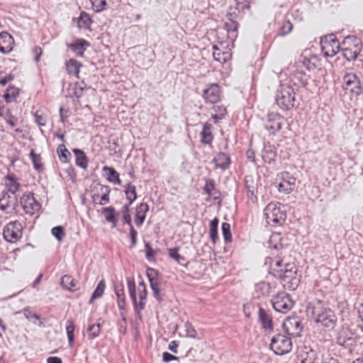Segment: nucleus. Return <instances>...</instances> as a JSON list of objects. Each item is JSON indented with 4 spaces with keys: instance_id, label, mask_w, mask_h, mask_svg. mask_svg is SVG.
<instances>
[{
    "instance_id": "nucleus-20",
    "label": "nucleus",
    "mask_w": 363,
    "mask_h": 363,
    "mask_svg": "<svg viewBox=\"0 0 363 363\" xmlns=\"http://www.w3.org/2000/svg\"><path fill=\"white\" fill-rule=\"evenodd\" d=\"M67 46L77 57H82L86 50L90 46V43L85 39L78 38Z\"/></svg>"
},
{
    "instance_id": "nucleus-3",
    "label": "nucleus",
    "mask_w": 363,
    "mask_h": 363,
    "mask_svg": "<svg viewBox=\"0 0 363 363\" xmlns=\"http://www.w3.org/2000/svg\"><path fill=\"white\" fill-rule=\"evenodd\" d=\"M128 288L134 309L138 314H140L146 305L147 291L145 284L143 282H140L138 284V292L139 301H138L136 298L135 284L133 279L128 280Z\"/></svg>"
},
{
    "instance_id": "nucleus-55",
    "label": "nucleus",
    "mask_w": 363,
    "mask_h": 363,
    "mask_svg": "<svg viewBox=\"0 0 363 363\" xmlns=\"http://www.w3.org/2000/svg\"><path fill=\"white\" fill-rule=\"evenodd\" d=\"M168 254L170 258L175 260L178 264H181L184 260V257L179 253V247L168 249Z\"/></svg>"
},
{
    "instance_id": "nucleus-14",
    "label": "nucleus",
    "mask_w": 363,
    "mask_h": 363,
    "mask_svg": "<svg viewBox=\"0 0 363 363\" xmlns=\"http://www.w3.org/2000/svg\"><path fill=\"white\" fill-rule=\"evenodd\" d=\"M17 199L15 196H11L9 192H2L0 198V211L6 216H11L16 213V206Z\"/></svg>"
},
{
    "instance_id": "nucleus-32",
    "label": "nucleus",
    "mask_w": 363,
    "mask_h": 363,
    "mask_svg": "<svg viewBox=\"0 0 363 363\" xmlns=\"http://www.w3.org/2000/svg\"><path fill=\"white\" fill-rule=\"evenodd\" d=\"M275 287V284L262 281L256 284L255 289L259 296H267L274 291Z\"/></svg>"
},
{
    "instance_id": "nucleus-42",
    "label": "nucleus",
    "mask_w": 363,
    "mask_h": 363,
    "mask_svg": "<svg viewBox=\"0 0 363 363\" xmlns=\"http://www.w3.org/2000/svg\"><path fill=\"white\" fill-rule=\"evenodd\" d=\"M111 0H90L91 9L96 13H99L108 9Z\"/></svg>"
},
{
    "instance_id": "nucleus-29",
    "label": "nucleus",
    "mask_w": 363,
    "mask_h": 363,
    "mask_svg": "<svg viewBox=\"0 0 363 363\" xmlns=\"http://www.w3.org/2000/svg\"><path fill=\"white\" fill-rule=\"evenodd\" d=\"M213 56L215 60L223 63L229 61L232 57L230 50H222L218 45L213 46Z\"/></svg>"
},
{
    "instance_id": "nucleus-6",
    "label": "nucleus",
    "mask_w": 363,
    "mask_h": 363,
    "mask_svg": "<svg viewBox=\"0 0 363 363\" xmlns=\"http://www.w3.org/2000/svg\"><path fill=\"white\" fill-rule=\"evenodd\" d=\"M361 50V40L354 35L346 37L342 43V55L348 61L355 60Z\"/></svg>"
},
{
    "instance_id": "nucleus-5",
    "label": "nucleus",
    "mask_w": 363,
    "mask_h": 363,
    "mask_svg": "<svg viewBox=\"0 0 363 363\" xmlns=\"http://www.w3.org/2000/svg\"><path fill=\"white\" fill-rule=\"evenodd\" d=\"M264 211L267 222L270 225H281L286 220V213L281 210L280 203H269L265 207Z\"/></svg>"
},
{
    "instance_id": "nucleus-40",
    "label": "nucleus",
    "mask_w": 363,
    "mask_h": 363,
    "mask_svg": "<svg viewBox=\"0 0 363 363\" xmlns=\"http://www.w3.org/2000/svg\"><path fill=\"white\" fill-rule=\"evenodd\" d=\"M291 81L295 86H305L308 84V76L302 72L296 71L293 74Z\"/></svg>"
},
{
    "instance_id": "nucleus-41",
    "label": "nucleus",
    "mask_w": 363,
    "mask_h": 363,
    "mask_svg": "<svg viewBox=\"0 0 363 363\" xmlns=\"http://www.w3.org/2000/svg\"><path fill=\"white\" fill-rule=\"evenodd\" d=\"M124 187V193L125 194L126 199L130 202V204H132V203L137 199L136 187L130 182L126 184Z\"/></svg>"
},
{
    "instance_id": "nucleus-49",
    "label": "nucleus",
    "mask_w": 363,
    "mask_h": 363,
    "mask_svg": "<svg viewBox=\"0 0 363 363\" xmlns=\"http://www.w3.org/2000/svg\"><path fill=\"white\" fill-rule=\"evenodd\" d=\"M35 121L40 126H45L47 124V114L43 110H37L35 113Z\"/></svg>"
},
{
    "instance_id": "nucleus-56",
    "label": "nucleus",
    "mask_w": 363,
    "mask_h": 363,
    "mask_svg": "<svg viewBox=\"0 0 363 363\" xmlns=\"http://www.w3.org/2000/svg\"><path fill=\"white\" fill-rule=\"evenodd\" d=\"M30 157L32 160V162L33 164V167L35 169L40 171L42 168V163H41V157L39 155H37L34 150H31L30 153Z\"/></svg>"
},
{
    "instance_id": "nucleus-19",
    "label": "nucleus",
    "mask_w": 363,
    "mask_h": 363,
    "mask_svg": "<svg viewBox=\"0 0 363 363\" xmlns=\"http://www.w3.org/2000/svg\"><path fill=\"white\" fill-rule=\"evenodd\" d=\"M15 40L13 37L7 31L0 33V52L8 54L14 48Z\"/></svg>"
},
{
    "instance_id": "nucleus-25",
    "label": "nucleus",
    "mask_w": 363,
    "mask_h": 363,
    "mask_svg": "<svg viewBox=\"0 0 363 363\" xmlns=\"http://www.w3.org/2000/svg\"><path fill=\"white\" fill-rule=\"evenodd\" d=\"M205 185L203 186L204 193L208 195L209 198L216 200L220 198V191L216 187V182L213 179H207L205 180Z\"/></svg>"
},
{
    "instance_id": "nucleus-52",
    "label": "nucleus",
    "mask_w": 363,
    "mask_h": 363,
    "mask_svg": "<svg viewBox=\"0 0 363 363\" xmlns=\"http://www.w3.org/2000/svg\"><path fill=\"white\" fill-rule=\"evenodd\" d=\"M222 233L225 242H231L233 240L230 230V225L228 223H222Z\"/></svg>"
},
{
    "instance_id": "nucleus-58",
    "label": "nucleus",
    "mask_w": 363,
    "mask_h": 363,
    "mask_svg": "<svg viewBox=\"0 0 363 363\" xmlns=\"http://www.w3.org/2000/svg\"><path fill=\"white\" fill-rule=\"evenodd\" d=\"M6 122L11 128L16 127L18 123V118L11 113L9 109L6 113Z\"/></svg>"
},
{
    "instance_id": "nucleus-30",
    "label": "nucleus",
    "mask_w": 363,
    "mask_h": 363,
    "mask_svg": "<svg viewBox=\"0 0 363 363\" xmlns=\"http://www.w3.org/2000/svg\"><path fill=\"white\" fill-rule=\"evenodd\" d=\"M79 29L90 30L93 20L91 16L86 11H82L79 16L75 19Z\"/></svg>"
},
{
    "instance_id": "nucleus-43",
    "label": "nucleus",
    "mask_w": 363,
    "mask_h": 363,
    "mask_svg": "<svg viewBox=\"0 0 363 363\" xmlns=\"http://www.w3.org/2000/svg\"><path fill=\"white\" fill-rule=\"evenodd\" d=\"M116 295L117 296V304L119 310H124L126 307L125 296L123 286L121 289L115 288Z\"/></svg>"
},
{
    "instance_id": "nucleus-33",
    "label": "nucleus",
    "mask_w": 363,
    "mask_h": 363,
    "mask_svg": "<svg viewBox=\"0 0 363 363\" xmlns=\"http://www.w3.org/2000/svg\"><path fill=\"white\" fill-rule=\"evenodd\" d=\"M212 125L206 123L203 125V130L201 133V142L205 145H211L213 140V135L211 131Z\"/></svg>"
},
{
    "instance_id": "nucleus-46",
    "label": "nucleus",
    "mask_w": 363,
    "mask_h": 363,
    "mask_svg": "<svg viewBox=\"0 0 363 363\" xmlns=\"http://www.w3.org/2000/svg\"><path fill=\"white\" fill-rule=\"evenodd\" d=\"M105 289L106 282L104 279H102L99 282L96 288L93 292L90 299V303H92L94 299L101 297L104 293Z\"/></svg>"
},
{
    "instance_id": "nucleus-47",
    "label": "nucleus",
    "mask_w": 363,
    "mask_h": 363,
    "mask_svg": "<svg viewBox=\"0 0 363 363\" xmlns=\"http://www.w3.org/2000/svg\"><path fill=\"white\" fill-rule=\"evenodd\" d=\"M75 330V325L72 320H67L66 323V332L68 337L69 345L72 347L74 342V332Z\"/></svg>"
},
{
    "instance_id": "nucleus-9",
    "label": "nucleus",
    "mask_w": 363,
    "mask_h": 363,
    "mask_svg": "<svg viewBox=\"0 0 363 363\" xmlns=\"http://www.w3.org/2000/svg\"><path fill=\"white\" fill-rule=\"evenodd\" d=\"M23 225L18 220L10 221L3 229V236L9 242L15 243L22 237Z\"/></svg>"
},
{
    "instance_id": "nucleus-37",
    "label": "nucleus",
    "mask_w": 363,
    "mask_h": 363,
    "mask_svg": "<svg viewBox=\"0 0 363 363\" xmlns=\"http://www.w3.org/2000/svg\"><path fill=\"white\" fill-rule=\"evenodd\" d=\"M343 81L345 84V89L350 91L351 88H355L360 84L358 77L353 73L346 74L343 77Z\"/></svg>"
},
{
    "instance_id": "nucleus-17",
    "label": "nucleus",
    "mask_w": 363,
    "mask_h": 363,
    "mask_svg": "<svg viewBox=\"0 0 363 363\" xmlns=\"http://www.w3.org/2000/svg\"><path fill=\"white\" fill-rule=\"evenodd\" d=\"M21 204L25 213L30 215L35 214L40 208L33 193L24 194L21 198Z\"/></svg>"
},
{
    "instance_id": "nucleus-44",
    "label": "nucleus",
    "mask_w": 363,
    "mask_h": 363,
    "mask_svg": "<svg viewBox=\"0 0 363 363\" xmlns=\"http://www.w3.org/2000/svg\"><path fill=\"white\" fill-rule=\"evenodd\" d=\"M18 94L19 90L18 88L9 86L4 94V99L6 103H11L16 99Z\"/></svg>"
},
{
    "instance_id": "nucleus-11",
    "label": "nucleus",
    "mask_w": 363,
    "mask_h": 363,
    "mask_svg": "<svg viewBox=\"0 0 363 363\" xmlns=\"http://www.w3.org/2000/svg\"><path fill=\"white\" fill-rule=\"evenodd\" d=\"M321 50L325 56L333 57L340 50V43L333 34H330L320 40Z\"/></svg>"
},
{
    "instance_id": "nucleus-51",
    "label": "nucleus",
    "mask_w": 363,
    "mask_h": 363,
    "mask_svg": "<svg viewBox=\"0 0 363 363\" xmlns=\"http://www.w3.org/2000/svg\"><path fill=\"white\" fill-rule=\"evenodd\" d=\"M185 337L195 339L197 337V331L189 321L184 323Z\"/></svg>"
},
{
    "instance_id": "nucleus-53",
    "label": "nucleus",
    "mask_w": 363,
    "mask_h": 363,
    "mask_svg": "<svg viewBox=\"0 0 363 363\" xmlns=\"http://www.w3.org/2000/svg\"><path fill=\"white\" fill-rule=\"evenodd\" d=\"M23 313L25 317L30 321L33 322L34 323H36V320H40V317L38 314H36L33 311L30 310L29 308H25L23 310ZM43 325L42 321H39L38 325L41 326Z\"/></svg>"
},
{
    "instance_id": "nucleus-7",
    "label": "nucleus",
    "mask_w": 363,
    "mask_h": 363,
    "mask_svg": "<svg viewBox=\"0 0 363 363\" xmlns=\"http://www.w3.org/2000/svg\"><path fill=\"white\" fill-rule=\"evenodd\" d=\"M269 346L275 354L284 355L291 351L293 343L290 337L283 334H277L272 338Z\"/></svg>"
},
{
    "instance_id": "nucleus-24",
    "label": "nucleus",
    "mask_w": 363,
    "mask_h": 363,
    "mask_svg": "<svg viewBox=\"0 0 363 363\" xmlns=\"http://www.w3.org/2000/svg\"><path fill=\"white\" fill-rule=\"evenodd\" d=\"M83 65L74 58H70L65 62L66 71L69 75L79 78L80 69Z\"/></svg>"
},
{
    "instance_id": "nucleus-1",
    "label": "nucleus",
    "mask_w": 363,
    "mask_h": 363,
    "mask_svg": "<svg viewBox=\"0 0 363 363\" xmlns=\"http://www.w3.org/2000/svg\"><path fill=\"white\" fill-rule=\"evenodd\" d=\"M264 267L268 273L279 279L283 286L289 290H296L301 283V276L298 274V268L293 262H285L279 255H270L265 258Z\"/></svg>"
},
{
    "instance_id": "nucleus-59",
    "label": "nucleus",
    "mask_w": 363,
    "mask_h": 363,
    "mask_svg": "<svg viewBox=\"0 0 363 363\" xmlns=\"http://www.w3.org/2000/svg\"><path fill=\"white\" fill-rule=\"evenodd\" d=\"M32 53L34 55V60L36 62H40L43 54V50L40 46L35 45L32 49Z\"/></svg>"
},
{
    "instance_id": "nucleus-4",
    "label": "nucleus",
    "mask_w": 363,
    "mask_h": 363,
    "mask_svg": "<svg viewBox=\"0 0 363 363\" xmlns=\"http://www.w3.org/2000/svg\"><path fill=\"white\" fill-rule=\"evenodd\" d=\"M312 318L325 327H333L335 323V316L332 310L323 307L321 303L313 305L309 309Z\"/></svg>"
},
{
    "instance_id": "nucleus-26",
    "label": "nucleus",
    "mask_w": 363,
    "mask_h": 363,
    "mask_svg": "<svg viewBox=\"0 0 363 363\" xmlns=\"http://www.w3.org/2000/svg\"><path fill=\"white\" fill-rule=\"evenodd\" d=\"M101 213L104 216L106 220L112 225V227H116L118 223V213L112 206L101 208Z\"/></svg>"
},
{
    "instance_id": "nucleus-27",
    "label": "nucleus",
    "mask_w": 363,
    "mask_h": 363,
    "mask_svg": "<svg viewBox=\"0 0 363 363\" xmlns=\"http://www.w3.org/2000/svg\"><path fill=\"white\" fill-rule=\"evenodd\" d=\"M155 274V271L152 269H147V275L150 283V287L153 292V296L157 301H161L160 296V283L157 279L152 277V274Z\"/></svg>"
},
{
    "instance_id": "nucleus-8",
    "label": "nucleus",
    "mask_w": 363,
    "mask_h": 363,
    "mask_svg": "<svg viewBox=\"0 0 363 363\" xmlns=\"http://www.w3.org/2000/svg\"><path fill=\"white\" fill-rule=\"evenodd\" d=\"M272 303L275 311L286 313L293 308L294 301L289 294L282 291L273 297Z\"/></svg>"
},
{
    "instance_id": "nucleus-38",
    "label": "nucleus",
    "mask_w": 363,
    "mask_h": 363,
    "mask_svg": "<svg viewBox=\"0 0 363 363\" xmlns=\"http://www.w3.org/2000/svg\"><path fill=\"white\" fill-rule=\"evenodd\" d=\"M213 162L217 167L226 169L230 164V158L227 154L219 152L214 157Z\"/></svg>"
},
{
    "instance_id": "nucleus-50",
    "label": "nucleus",
    "mask_w": 363,
    "mask_h": 363,
    "mask_svg": "<svg viewBox=\"0 0 363 363\" xmlns=\"http://www.w3.org/2000/svg\"><path fill=\"white\" fill-rule=\"evenodd\" d=\"M281 237L280 233H273L269 238V244L270 246L274 247V249H279L282 247V243L281 242Z\"/></svg>"
},
{
    "instance_id": "nucleus-28",
    "label": "nucleus",
    "mask_w": 363,
    "mask_h": 363,
    "mask_svg": "<svg viewBox=\"0 0 363 363\" xmlns=\"http://www.w3.org/2000/svg\"><path fill=\"white\" fill-rule=\"evenodd\" d=\"M4 184L7 191L12 194L16 193L21 186L18 178L13 174H8L4 177Z\"/></svg>"
},
{
    "instance_id": "nucleus-13",
    "label": "nucleus",
    "mask_w": 363,
    "mask_h": 363,
    "mask_svg": "<svg viewBox=\"0 0 363 363\" xmlns=\"http://www.w3.org/2000/svg\"><path fill=\"white\" fill-rule=\"evenodd\" d=\"M221 89L216 83L207 84L201 96L206 104H216L221 99Z\"/></svg>"
},
{
    "instance_id": "nucleus-57",
    "label": "nucleus",
    "mask_w": 363,
    "mask_h": 363,
    "mask_svg": "<svg viewBox=\"0 0 363 363\" xmlns=\"http://www.w3.org/2000/svg\"><path fill=\"white\" fill-rule=\"evenodd\" d=\"M52 234L57 239L61 241L65 237L64 228L62 226H56L52 229Z\"/></svg>"
},
{
    "instance_id": "nucleus-10",
    "label": "nucleus",
    "mask_w": 363,
    "mask_h": 363,
    "mask_svg": "<svg viewBox=\"0 0 363 363\" xmlns=\"http://www.w3.org/2000/svg\"><path fill=\"white\" fill-rule=\"evenodd\" d=\"M111 188L101 183H97L91 189V199L95 204L104 206L110 202Z\"/></svg>"
},
{
    "instance_id": "nucleus-23",
    "label": "nucleus",
    "mask_w": 363,
    "mask_h": 363,
    "mask_svg": "<svg viewBox=\"0 0 363 363\" xmlns=\"http://www.w3.org/2000/svg\"><path fill=\"white\" fill-rule=\"evenodd\" d=\"M102 172L108 182L114 184L121 185L122 181L120 179L119 174L113 167L104 166L102 168Z\"/></svg>"
},
{
    "instance_id": "nucleus-64",
    "label": "nucleus",
    "mask_w": 363,
    "mask_h": 363,
    "mask_svg": "<svg viewBox=\"0 0 363 363\" xmlns=\"http://www.w3.org/2000/svg\"><path fill=\"white\" fill-rule=\"evenodd\" d=\"M178 347H179L178 342L175 340H173V341L170 342V343L169 344L168 349L174 353H177Z\"/></svg>"
},
{
    "instance_id": "nucleus-60",
    "label": "nucleus",
    "mask_w": 363,
    "mask_h": 363,
    "mask_svg": "<svg viewBox=\"0 0 363 363\" xmlns=\"http://www.w3.org/2000/svg\"><path fill=\"white\" fill-rule=\"evenodd\" d=\"M145 253L147 259L150 260L155 255V251L152 249L150 243H145Z\"/></svg>"
},
{
    "instance_id": "nucleus-61",
    "label": "nucleus",
    "mask_w": 363,
    "mask_h": 363,
    "mask_svg": "<svg viewBox=\"0 0 363 363\" xmlns=\"http://www.w3.org/2000/svg\"><path fill=\"white\" fill-rule=\"evenodd\" d=\"M162 359L165 362H169L173 361V360H178L179 357L177 356H174L167 352H164L162 354Z\"/></svg>"
},
{
    "instance_id": "nucleus-2",
    "label": "nucleus",
    "mask_w": 363,
    "mask_h": 363,
    "mask_svg": "<svg viewBox=\"0 0 363 363\" xmlns=\"http://www.w3.org/2000/svg\"><path fill=\"white\" fill-rule=\"evenodd\" d=\"M275 102L282 111L291 110L296 102L293 87L287 84H281L275 94Z\"/></svg>"
},
{
    "instance_id": "nucleus-54",
    "label": "nucleus",
    "mask_w": 363,
    "mask_h": 363,
    "mask_svg": "<svg viewBox=\"0 0 363 363\" xmlns=\"http://www.w3.org/2000/svg\"><path fill=\"white\" fill-rule=\"evenodd\" d=\"M293 29V24L289 20L283 21L281 27L280 28L279 35L284 36L291 32Z\"/></svg>"
},
{
    "instance_id": "nucleus-63",
    "label": "nucleus",
    "mask_w": 363,
    "mask_h": 363,
    "mask_svg": "<svg viewBox=\"0 0 363 363\" xmlns=\"http://www.w3.org/2000/svg\"><path fill=\"white\" fill-rule=\"evenodd\" d=\"M218 108L221 109V112L218 114H214L212 116L215 123H217L219 120L223 118L226 113V109L225 107H218Z\"/></svg>"
},
{
    "instance_id": "nucleus-45",
    "label": "nucleus",
    "mask_w": 363,
    "mask_h": 363,
    "mask_svg": "<svg viewBox=\"0 0 363 363\" xmlns=\"http://www.w3.org/2000/svg\"><path fill=\"white\" fill-rule=\"evenodd\" d=\"M57 153L59 157L60 160L66 163L69 161V157L71 155L69 150L66 148L64 144L60 145L57 148Z\"/></svg>"
},
{
    "instance_id": "nucleus-18",
    "label": "nucleus",
    "mask_w": 363,
    "mask_h": 363,
    "mask_svg": "<svg viewBox=\"0 0 363 363\" xmlns=\"http://www.w3.org/2000/svg\"><path fill=\"white\" fill-rule=\"evenodd\" d=\"M296 186V179L289 172L281 173V180L278 184V190L279 192L284 194H290L294 191Z\"/></svg>"
},
{
    "instance_id": "nucleus-62",
    "label": "nucleus",
    "mask_w": 363,
    "mask_h": 363,
    "mask_svg": "<svg viewBox=\"0 0 363 363\" xmlns=\"http://www.w3.org/2000/svg\"><path fill=\"white\" fill-rule=\"evenodd\" d=\"M137 235V231L135 230L133 226H131V228H130V237L131 240V244L133 246H135L136 245Z\"/></svg>"
},
{
    "instance_id": "nucleus-48",
    "label": "nucleus",
    "mask_w": 363,
    "mask_h": 363,
    "mask_svg": "<svg viewBox=\"0 0 363 363\" xmlns=\"http://www.w3.org/2000/svg\"><path fill=\"white\" fill-rule=\"evenodd\" d=\"M87 335L89 340H93L98 337L101 333V325L99 323L93 324L88 327Z\"/></svg>"
},
{
    "instance_id": "nucleus-35",
    "label": "nucleus",
    "mask_w": 363,
    "mask_h": 363,
    "mask_svg": "<svg viewBox=\"0 0 363 363\" xmlns=\"http://www.w3.org/2000/svg\"><path fill=\"white\" fill-rule=\"evenodd\" d=\"M72 151L76 157V164L86 169L88 167L89 160L84 152L80 149H73Z\"/></svg>"
},
{
    "instance_id": "nucleus-12",
    "label": "nucleus",
    "mask_w": 363,
    "mask_h": 363,
    "mask_svg": "<svg viewBox=\"0 0 363 363\" xmlns=\"http://www.w3.org/2000/svg\"><path fill=\"white\" fill-rule=\"evenodd\" d=\"M224 27L228 33L227 38L228 39V42L227 46L228 47L230 44H232L233 46L234 41L238 35L239 27L237 16L235 13H229L228 14L227 20L225 22Z\"/></svg>"
},
{
    "instance_id": "nucleus-16",
    "label": "nucleus",
    "mask_w": 363,
    "mask_h": 363,
    "mask_svg": "<svg viewBox=\"0 0 363 363\" xmlns=\"http://www.w3.org/2000/svg\"><path fill=\"white\" fill-rule=\"evenodd\" d=\"M284 117L277 112H271L267 114L264 124L265 128L269 134L275 135L282 128Z\"/></svg>"
},
{
    "instance_id": "nucleus-31",
    "label": "nucleus",
    "mask_w": 363,
    "mask_h": 363,
    "mask_svg": "<svg viewBox=\"0 0 363 363\" xmlns=\"http://www.w3.org/2000/svg\"><path fill=\"white\" fill-rule=\"evenodd\" d=\"M259 320L265 330L269 331L273 330L272 316L262 308L259 309Z\"/></svg>"
},
{
    "instance_id": "nucleus-34",
    "label": "nucleus",
    "mask_w": 363,
    "mask_h": 363,
    "mask_svg": "<svg viewBox=\"0 0 363 363\" xmlns=\"http://www.w3.org/2000/svg\"><path fill=\"white\" fill-rule=\"evenodd\" d=\"M277 152L275 147L272 145H265L262 150V157L266 163L270 164L275 160Z\"/></svg>"
},
{
    "instance_id": "nucleus-36",
    "label": "nucleus",
    "mask_w": 363,
    "mask_h": 363,
    "mask_svg": "<svg viewBox=\"0 0 363 363\" xmlns=\"http://www.w3.org/2000/svg\"><path fill=\"white\" fill-rule=\"evenodd\" d=\"M84 89L85 85L83 82H75L69 85V93L71 96H74L79 99L83 96Z\"/></svg>"
},
{
    "instance_id": "nucleus-15",
    "label": "nucleus",
    "mask_w": 363,
    "mask_h": 363,
    "mask_svg": "<svg viewBox=\"0 0 363 363\" xmlns=\"http://www.w3.org/2000/svg\"><path fill=\"white\" fill-rule=\"evenodd\" d=\"M284 330L290 336H300L303 326L298 316H289L283 322Z\"/></svg>"
},
{
    "instance_id": "nucleus-21",
    "label": "nucleus",
    "mask_w": 363,
    "mask_h": 363,
    "mask_svg": "<svg viewBox=\"0 0 363 363\" xmlns=\"http://www.w3.org/2000/svg\"><path fill=\"white\" fill-rule=\"evenodd\" d=\"M60 285L63 289L72 292L79 289V281L69 274H65L62 277Z\"/></svg>"
},
{
    "instance_id": "nucleus-39",
    "label": "nucleus",
    "mask_w": 363,
    "mask_h": 363,
    "mask_svg": "<svg viewBox=\"0 0 363 363\" xmlns=\"http://www.w3.org/2000/svg\"><path fill=\"white\" fill-rule=\"evenodd\" d=\"M219 219L217 217H215L209 224V236L210 239L213 245H216L218 240V226Z\"/></svg>"
},
{
    "instance_id": "nucleus-22",
    "label": "nucleus",
    "mask_w": 363,
    "mask_h": 363,
    "mask_svg": "<svg viewBox=\"0 0 363 363\" xmlns=\"http://www.w3.org/2000/svg\"><path fill=\"white\" fill-rule=\"evenodd\" d=\"M149 211V206L147 203H140L136 206L135 213V223L138 227H140L144 223L146 213Z\"/></svg>"
}]
</instances>
